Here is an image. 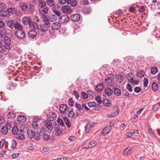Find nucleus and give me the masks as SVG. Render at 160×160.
<instances>
[{
    "label": "nucleus",
    "mask_w": 160,
    "mask_h": 160,
    "mask_svg": "<svg viewBox=\"0 0 160 160\" xmlns=\"http://www.w3.org/2000/svg\"><path fill=\"white\" fill-rule=\"evenodd\" d=\"M17 145V143L14 140H13L12 141V146L11 147V148L12 149H14L16 147Z\"/></svg>",
    "instance_id": "56"
},
{
    "label": "nucleus",
    "mask_w": 160,
    "mask_h": 160,
    "mask_svg": "<svg viewBox=\"0 0 160 160\" xmlns=\"http://www.w3.org/2000/svg\"><path fill=\"white\" fill-rule=\"evenodd\" d=\"M85 128V131L87 133H89L91 131V128L90 126L88 124L86 126Z\"/></svg>",
    "instance_id": "58"
},
{
    "label": "nucleus",
    "mask_w": 160,
    "mask_h": 160,
    "mask_svg": "<svg viewBox=\"0 0 160 160\" xmlns=\"http://www.w3.org/2000/svg\"><path fill=\"white\" fill-rule=\"evenodd\" d=\"M105 93L108 96H110L113 94V91L109 88H107L104 90Z\"/></svg>",
    "instance_id": "23"
},
{
    "label": "nucleus",
    "mask_w": 160,
    "mask_h": 160,
    "mask_svg": "<svg viewBox=\"0 0 160 160\" xmlns=\"http://www.w3.org/2000/svg\"><path fill=\"white\" fill-rule=\"evenodd\" d=\"M45 127L46 131L48 132H51L52 130L53 127L51 122L47 121L45 124Z\"/></svg>",
    "instance_id": "5"
},
{
    "label": "nucleus",
    "mask_w": 160,
    "mask_h": 160,
    "mask_svg": "<svg viewBox=\"0 0 160 160\" xmlns=\"http://www.w3.org/2000/svg\"><path fill=\"white\" fill-rule=\"evenodd\" d=\"M47 117V119L48 120L47 121H49L50 122L54 121L57 118L56 115L55 113L53 112L48 115Z\"/></svg>",
    "instance_id": "9"
},
{
    "label": "nucleus",
    "mask_w": 160,
    "mask_h": 160,
    "mask_svg": "<svg viewBox=\"0 0 160 160\" xmlns=\"http://www.w3.org/2000/svg\"><path fill=\"white\" fill-rule=\"evenodd\" d=\"M96 100L99 104H101L102 102L101 97L99 96H97L95 98Z\"/></svg>",
    "instance_id": "55"
},
{
    "label": "nucleus",
    "mask_w": 160,
    "mask_h": 160,
    "mask_svg": "<svg viewBox=\"0 0 160 160\" xmlns=\"http://www.w3.org/2000/svg\"><path fill=\"white\" fill-rule=\"evenodd\" d=\"M47 3L50 7H53L55 5V3L54 1H47Z\"/></svg>",
    "instance_id": "47"
},
{
    "label": "nucleus",
    "mask_w": 160,
    "mask_h": 160,
    "mask_svg": "<svg viewBox=\"0 0 160 160\" xmlns=\"http://www.w3.org/2000/svg\"><path fill=\"white\" fill-rule=\"evenodd\" d=\"M52 28L54 31L58 30L61 28V24L58 22L53 23L52 25Z\"/></svg>",
    "instance_id": "10"
},
{
    "label": "nucleus",
    "mask_w": 160,
    "mask_h": 160,
    "mask_svg": "<svg viewBox=\"0 0 160 160\" xmlns=\"http://www.w3.org/2000/svg\"><path fill=\"white\" fill-rule=\"evenodd\" d=\"M38 125V122L35 121H33L32 122V125L33 128L35 129H38L39 128Z\"/></svg>",
    "instance_id": "43"
},
{
    "label": "nucleus",
    "mask_w": 160,
    "mask_h": 160,
    "mask_svg": "<svg viewBox=\"0 0 160 160\" xmlns=\"http://www.w3.org/2000/svg\"><path fill=\"white\" fill-rule=\"evenodd\" d=\"M141 91V89L139 87H136L134 89V91L137 93Z\"/></svg>",
    "instance_id": "64"
},
{
    "label": "nucleus",
    "mask_w": 160,
    "mask_h": 160,
    "mask_svg": "<svg viewBox=\"0 0 160 160\" xmlns=\"http://www.w3.org/2000/svg\"><path fill=\"white\" fill-rule=\"evenodd\" d=\"M60 127L58 125L57 126L54 128V130L56 134L57 135H59L61 132V131L60 129Z\"/></svg>",
    "instance_id": "34"
},
{
    "label": "nucleus",
    "mask_w": 160,
    "mask_h": 160,
    "mask_svg": "<svg viewBox=\"0 0 160 160\" xmlns=\"http://www.w3.org/2000/svg\"><path fill=\"white\" fill-rule=\"evenodd\" d=\"M69 20V17L67 15H62L60 19V21L62 23H65Z\"/></svg>",
    "instance_id": "13"
},
{
    "label": "nucleus",
    "mask_w": 160,
    "mask_h": 160,
    "mask_svg": "<svg viewBox=\"0 0 160 160\" xmlns=\"http://www.w3.org/2000/svg\"><path fill=\"white\" fill-rule=\"evenodd\" d=\"M158 71L157 67H152L151 68V73L152 74H155Z\"/></svg>",
    "instance_id": "36"
},
{
    "label": "nucleus",
    "mask_w": 160,
    "mask_h": 160,
    "mask_svg": "<svg viewBox=\"0 0 160 160\" xmlns=\"http://www.w3.org/2000/svg\"><path fill=\"white\" fill-rule=\"evenodd\" d=\"M131 149V148L130 147H128L126 148L124 151V154L126 155H128L130 153V151Z\"/></svg>",
    "instance_id": "40"
},
{
    "label": "nucleus",
    "mask_w": 160,
    "mask_h": 160,
    "mask_svg": "<svg viewBox=\"0 0 160 160\" xmlns=\"http://www.w3.org/2000/svg\"><path fill=\"white\" fill-rule=\"evenodd\" d=\"M29 26H32L35 29H37L39 27V25L37 24V23L34 22H31V25Z\"/></svg>",
    "instance_id": "50"
},
{
    "label": "nucleus",
    "mask_w": 160,
    "mask_h": 160,
    "mask_svg": "<svg viewBox=\"0 0 160 160\" xmlns=\"http://www.w3.org/2000/svg\"><path fill=\"white\" fill-rule=\"evenodd\" d=\"M19 131L18 129L17 126H14L12 129V133L14 134H16Z\"/></svg>",
    "instance_id": "37"
},
{
    "label": "nucleus",
    "mask_w": 160,
    "mask_h": 160,
    "mask_svg": "<svg viewBox=\"0 0 160 160\" xmlns=\"http://www.w3.org/2000/svg\"><path fill=\"white\" fill-rule=\"evenodd\" d=\"M152 88L153 90L154 91H156L158 90V87L157 84L155 82L153 83Z\"/></svg>",
    "instance_id": "42"
},
{
    "label": "nucleus",
    "mask_w": 160,
    "mask_h": 160,
    "mask_svg": "<svg viewBox=\"0 0 160 160\" xmlns=\"http://www.w3.org/2000/svg\"><path fill=\"white\" fill-rule=\"evenodd\" d=\"M126 88L130 92H132V86L129 83L127 84Z\"/></svg>",
    "instance_id": "54"
},
{
    "label": "nucleus",
    "mask_w": 160,
    "mask_h": 160,
    "mask_svg": "<svg viewBox=\"0 0 160 160\" xmlns=\"http://www.w3.org/2000/svg\"><path fill=\"white\" fill-rule=\"evenodd\" d=\"M97 144V142L95 141H92L89 143L88 147H85V145L83 146L84 148H91L95 147Z\"/></svg>",
    "instance_id": "17"
},
{
    "label": "nucleus",
    "mask_w": 160,
    "mask_h": 160,
    "mask_svg": "<svg viewBox=\"0 0 160 160\" xmlns=\"http://www.w3.org/2000/svg\"><path fill=\"white\" fill-rule=\"evenodd\" d=\"M75 107L78 109L79 110H82V107L80 104L76 103L75 104Z\"/></svg>",
    "instance_id": "59"
},
{
    "label": "nucleus",
    "mask_w": 160,
    "mask_h": 160,
    "mask_svg": "<svg viewBox=\"0 0 160 160\" xmlns=\"http://www.w3.org/2000/svg\"><path fill=\"white\" fill-rule=\"evenodd\" d=\"M68 4L71 6L74 7L77 3V1H67Z\"/></svg>",
    "instance_id": "33"
},
{
    "label": "nucleus",
    "mask_w": 160,
    "mask_h": 160,
    "mask_svg": "<svg viewBox=\"0 0 160 160\" xmlns=\"http://www.w3.org/2000/svg\"><path fill=\"white\" fill-rule=\"evenodd\" d=\"M104 87L102 83H99L97 85L96 90L97 91L100 92L103 89Z\"/></svg>",
    "instance_id": "32"
},
{
    "label": "nucleus",
    "mask_w": 160,
    "mask_h": 160,
    "mask_svg": "<svg viewBox=\"0 0 160 160\" xmlns=\"http://www.w3.org/2000/svg\"><path fill=\"white\" fill-rule=\"evenodd\" d=\"M96 102H89L87 103V104L88 106L90 107H93L94 108V106L96 105Z\"/></svg>",
    "instance_id": "52"
},
{
    "label": "nucleus",
    "mask_w": 160,
    "mask_h": 160,
    "mask_svg": "<svg viewBox=\"0 0 160 160\" xmlns=\"http://www.w3.org/2000/svg\"><path fill=\"white\" fill-rule=\"evenodd\" d=\"M105 83L108 86H112L114 83V78L112 75L110 76H108L105 79Z\"/></svg>",
    "instance_id": "1"
},
{
    "label": "nucleus",
    "mask_w": 160,
    "mask_h": 160,
    "mask_svg": "<svg viewBox=\"0 0 160 160\" xmlns=\"http://www.w3.org/2000/svg\"><path fill=\"white\" fill-rule=\"evenodd\" d=\"M28 6L26 4H23L21 7V8L23 11H26L27 10Z\"/></svg>",
    "instance_id": "48"
},
{
    "label": "nucleus",
    "mask_w": 160,
    "mask_h": 160,
    "mask_svg": "<svg viewBox=\"0 0 160 160\" xmlns=\"http://www.w3.org/2000/svg\"><path fill=\"white\" fill-rule=\"evenodd\" d=\"M3 9L0 10V16L3 17H9L10 14L9 13L10 12L9 10H10V8L7 9V11Z\"/></svg>",
    "instance_id": "4"
},
{
    "label": "nucleus",
    "mask_w": 160,
    "mask_h": 160,
    "mask_svg": "<svg viewBox=\"0 0 160 160\" xmlns=\"http://www.w3.org/2000/svg\"><path fill=\"white\" fill-rule=\"evenodd\" d=\"M42 18L44 23L49 24V22L48 17L47 16L45 15H42Z\"/></svg>",
    "instance_id": "38"
},
{
    "label": "nucleus",
    "mask_w": 160,
    "mask_h": 160,
    "mask_svg": "<svg viewBox=\"0 0 160 160\" xmlns=\"http://www.w3.org/2000/svg\"><path fill=\"white\" fill-rule=\"evenodd\" d=\"M27 132L28 136L30 138H33L35 136V132L31 129H28Z\"/></svg>",
    "instance_id": "27"
},
{
    "label": "nucleus",
    "mask_w": 160,
    "mask_h": 160,
    "mask_svg": "<svg viewBox=\"0 0 160 160\" xmlns=\"http://www.w3.org/2000/svg\"><path fill=\"white\" fill-rule=\"evenodd\" d=\"M145 73L143 70H139L137 76L139 77H142L144 76Z\"/></svg>",
    "instance_id": "35"
},
{
    "label": "nucleus",
    "mask_w": 160,
    "mask_h": 160,
    "mask_svg": "<svg viewBox=\"0 0 160 160\" xmlns=\"http://www.w3.org/2000/svg\"><path fill=\"white\" fill-rule=\"evenodd\" d=\"M5 45L4 46L5 48L9 49L10 48V38L8 37H5L4 38Z\"/></svg>",
    "instance_id": "12"
},
{
    "label": "nucleus",
    "mask_w": 160,
    "mask_h": 160,
    "mask_svg": "<svg viewBox=\"0 0 160 160\" xmlns=\"http://www.w3.org/2000/svg\"><path fill=\"white\" fill-rule=\"evenodd\" d=\"M17 120L18 122L23 123L26 121V118L24 116L20 115L17 117Z\"/></svg>",
    "instance_id": "20"
},
{
    "label": "nucleus",
    "mask_w": 160,
    "mask_h": 160,
    "mask_svg": "<svg viewBox=\"0 0 160 160\" xmlns=\"http://www.w3.org/2000/svg\"><path fill=\"white\" fill-rule=\"evenodd\" d=\"M8 126L10 127V123H9L7 126H3L1 129V132L4 134H6L8 131Z\"/></svg>",
    "instance_id": "18"
},
{
    "label": "nucleus",
    "mask_w": 160,
    "mask_h": 160,
    "mask_svg": "<svg viewBox=\"0 0 160 160\" xmlns=\"http://www.w3.org/2000/svg\"><path fill=\"white\" fill-rule=\"evenodd\" d=\"M37 32L34 29H31L28 32V35L29 38L36 39L37 36Z\"/></svg>",
    "instance_id": "6"
},
{
    "label": "nucleus",
    "mask_w": 160,
    "mask_h": 160,
    "mask_svg": "<svg viewBox=\"0 0 160 160\" xmlns=\"http://www.w3.org/2000/svg\"><path fill=\"white\" fill-rule=\"evenodd\" d=\"M48 19H49V22H54L57 20V17L54 14H52L48 16Z\"/></svg>",
    "instance_id": "25"
},
{
    "label": "nucleus",
    "mask_w": 160,
    "mask_h": 160,
    "mask_svg": "<svg viewBox=\"0 0 160 160\" xmlns=\"http://www.w3.org/2000/svg\"><path fill=\"white\" fill-rule=\"evenodd\" d=\"M74 102L72 98H70L68 100V104L71 107H73L74 104Z\"/></svg>",
    "instance_id": "57"
},
{
    "label": "nucleus",
    "mask_w": 160,
    "mask_h": 160,
    "mask_svg": "<svg viewBox=\"0 0 160 160\" xmlns=\"http://www.w3.org/2000/svg\"><path fill=\"white\" fill-rule=\"evenodd\" d=\"M49 24L44 23L41 24L40 26V30L42 31L45 32L47 31L49 27Z\"/></svg>",
    "instance_id": "19"
},
{
    "label": "nucleus",
    "mask_w": 160,
    "mask_h": 160,
    "mask_svg": "<svg viewBox=\"0 0 160 160\" xmlns=\"http://www.w3.org/2000/svg\"><path fill=\"white\" fill-rule=\"evenodd\" d=\"M143 81V86L145 88L147 87L148 83V79L147 78H145L144 79Z\"/></svg>",
    "instance_id": "51"
},
{
    "label": "nucleus",
    "mask_w": 160,
    "mask_h": 160,
    "mask_svg": "<svg viewBox=\"0 0 160 160\" xmlns=\"http://www.w3.org/2000/svg\"><path fill=\"white\" fill-rule=\"evenodd\" d=\"M63 120L68 128H70L71 127V124L70 120L67 117H65L63 118Z\"/></svg>",
    "instance_id": "28"
},
{
    "label": "nucleus",
    "mask_w": 160,
    "mask_h": 160,
    "mask_svg": "<svg viewBox=\"0 0 160 160\" xmlns=\"http://www.w3.org/2000/svg\"><path fill=\"white\" fill-rule=\"evenodd\" d=\"M81 96L83 98L87 99L88 98V94L84 92H82L81 93Z\"/></svg>",
    "instance_id": "53"
},
{
    "label": "nucleus",
    "mask_w": 160,
    "mask_h": 160,
    "mask_svg": "<svg viewBox=\"0 0 160 160\" xmlns=\"http://www.w3.org/2000/svg\"><path fill=\"white\" fill-rule=\"evenodd\" d=\"M57 122L61 126H64V124L63 120L60 118H58L57 119Z\"/></svg>",
    "instance_id": "44"
},
{
    "label": "nucleus",
    "mask_w": 160,
    "mask_h": 160,
    "mask_svg": "<svg viewBox=\"0 0 160 160\" xmlns=\"http://www.w3.org/2000/svg\"><path fill=\"white\" fill-rule=\"evenodd\" d=\"M46 5V2L44 1L40 2L38 4L39 9L44 8Z\"/></svg>",
    "instance_id": "41"
},
{
    "label": "nucleus",
    "mask_w": 160,
    "mask_h": 160,
    "mask_svg": "<svg viewBox=\"0 0 160 160\" xmlns=\"http://www.w3.org/2000/svg\"><path fill=\"white\" fill-rule=\"evenodd\" d=\"M42 137L43 139L46 141L48 140L50 138L49 136L46 133H43Z\"/></svg>",
    "instance_id": "45"
},
{
    "label": "nucleus",
    "mask_w": 160,
    "mask_h": 160,
    "mask_svg": "<svg viewBox=\"0 0 160 160\" xmlns=\"http://www.w3.org/2000/svg\"><path fill=\"white\" fill-rule=\"evenodd\" d=\"M15 35L21 39L24 38L25 37V33L23 29L17 30L15 32Z\"/></svg>",
    "instance_id": "3"
},
{
    "label": "nucleus",
    "mask_w": 160,
    "mask_h": 160,
    "mask_svg": "<svg viewBox=\"0 0 160 160\" xmlns=\"http://www.w3.org/2000/svg\"><path fill=\"white\" fill-rule=\"evenodd\" d=\"M62 10L63 12L65 13H71L72 12L70 6L68 5L62 6Z\"/></svg>",
    "instance_id": "7"
},
{
    "label": "nucleus",
    "mask_w": 160,
    "mask_h": 160,
    "mask_svg": "<svg viewBox=\"0 0 160 160\" xmlns=\"http://www.w3.org/2000/svg\"><path fill=\"white\" fill-rule=\"evenodd\" d=\"M11 13L14 14L16 16H19L21 15L20 11H17L15 8H11Z\"/></svg>",
    "instance_id": "16"
},
{
    "label": "nucleus",
    "mask_w": 160,
    "mask_h": 160,
    "mask_svg": "<svg viewBox=\"0 0 160 160\" xmlns=\"http://www.w3.org/2000/svg\"><path fill=\"white\" fill-rule=\"evenodd\" d=\"M6 5L4 3H0V9H1V10H3V9H6Z\"/></svg>",
    "instance_id": "61"
},
{
    "label": "nucleus",
    "mask_w": 160,
    "mask_h": 160,
    "mask_svg": "<svg viewBox=\"0 0 160 160\" xmlns=\"http://www.w3.org/2000/svg\"><path fill=\"white\" fill-rule=\"evenodd\" d=\"M113 91L114 93L117 96H120L121 94V91L120 89L118 88H114Z\"/></svg>",
    "instance_id": "29"
},
{
    "label": "nucleus",
    "mask_w": 160,
    "mask_h": 160,
    "mask_svg": "<svg viewBox=\"0 0 160 160\" xmlns=\"http://www.w3.org/2000/svg\"><path fill=\"white\" fill-rule=\"evenodd\" d=\"M68 117L69 118H73L75 115V113L73 111V109L71 108H69L68 109Z\"/></svg>",
    "instance_id": "22"
},
{
    "label": "nucleus",
    "mask_w": 160,
    "mask_h": 160,
    "mask_svg": "<svg viewBox=\"0 0 160 160\" xmlns=\"http://www.w3.org/2000/svg\"><path fill=\"white\" fill-rule=\"evenodd\" d=\"M102 102L104 105L106 107H109L111 106V103L109 100L108 98H104L103 99Z\"/></svg>",
    "instance_id": "31"
},
{
    "label": "nucleus",
    "mask_w": 160,
    "mask_h": 160,
    "mask_svg": "<svg viewBox=\"0 0 160 160\" xmlns=\"http://www.w3.org/2000/svg\"><path fill=\"white\" fill-rule=\"evenodd\" d=\"M101 108L100 105L96 103L95 106H94L93 109L96 111H98Z\"/></svg>",
    "instance_id": "60"
},
{
    "label": "nucleus",
    "mask_w": 160,
    "mask_h": 160,
    "mask_svg": "<svg viewBox=\"0 0 160 160\" xmlns=\"http://www.w3.org/2000/svg\"><path fill=\"white\" fill-rule=\"evenodd\" d=\"M80 17L81 16L80 14H75L71 15V18L73 21L77 22L80 19Z\"/></svg>",
    "instance_id": "14"
},
{
    "label": "nucleus",
    "mask_w": 160,
    "mask_h": 160,
    "mask_svg": "<svg viewBox=\"0 0 160 160\" xmlns=\"http://www.w3.org/2000/svg\"><path fill=\"white\" fill-rule=\"evenodd\" d=\"M91 11L90 9L88 7H85L83 8L82 10V12L84 14L89 13Z\"/></svg>",
    "instance_id": "30"
},
{
    "label": "nucleus",
    "mask_w": 160,
    "mask_h": 160,
    "mask_svg": "<svg viewBox=\"0 0 160 160\" xmlns=\"http://www.w3.org/2000/svg\"><path fill=\"white\" fill-rule=\"evenodd\" d=\"M15 27L17 30L23 29V28L21 25L17 21L15 22L12 20H11V28Z\"/></svg>",
    "instance_id": "2"
},
{
    "label": "nucleus",
    "mask_w": 160,
    "mask_h": 160,
    "mask_svg": "<svg viewBox=\"0 0 160 160\" xmlns=\"http://www.w3.org/2000/svg\"><path fill=\"white\" fill-rule=\"evenodd\" d=\"M111 130V127L109 126H107L103 129L102 134L103 135H105L108 134Z\"/></svg>",
    "instance_id": "15"
},
{
    "label": "nucleus",
    "mask_w": 160,
    "mask_h": 160,
    "mask_svg": "<svg viewBox=\"0 0 160 160\" xmlns=\"http://www.w3.org/2000/svg\"><path fill=\"white\" fill-rule=\"evenodd\" d=\"M53 12L56 14L57 16H60L61 15V12L56 10H53Z\"/></svg>",
    "instance_id": "63"
},
{
    "label": "nucleus",
    "mask_w": 160,
    "mask_h": 160,
    "mask_svg": "<svg viewBox=\"0 0 160 160\" xmlns=\"http://www.w3.org/2000/svg\"><path fill=\"white\" fill-rule=\"evenodd\" d=\"M40 133L38 131L36 132V133H35V135L34 137H35V139L36 140H38L40 139V136L41 135Z\"/></svg>",
    "instance_id": "49"
},
{
    "label": "nucleus",
    "mask_w": 160,
    "mask_h": 160,
    "mask_svg": "<svg viewBox=\"0 0 160 160\" xmlns=\"http://www.w3.org/2000/svg\"><path fill=\"white\" fill-rule=\"evenodd\" d=\"M24 129H21L19 131V133L15 137L17 139H20V140H24L25 138V137L24 136Z\"/></svg>",
    "instance_id": "8"
},
{
    "label": "nucleus",
    "mask_w": 160,
    "mask_h": 160,
    "mask_svg": "<svg viewBox=\"0 0 160 160\" xmlns=\"http://www.w3.org/2000/svg\"><path fill=\"white\" fill-rule=\"evenodd\" d=\"M124 80L123 76L121 74H118L116 75V81L117 82L121 83Z\"/></svg>",
    "instance_id": "21"
},
{
    "label": "nucleus",
    "mask_w": 160,
    "mask_h": 160,
    "mask_svg": "<svg viewBox=\"0 0 160 160\" xmlns=\"http://www.w3.org/2000/svg\"><path fill=\"white\" fill-rule=\"evenodd\" d=\"M116 108L115 109V111H114L113 113H112V114H113L114 117L118 115L119 113L120 112V110L119 108L116 106Z\"/></svg>",
    "instance_id": "39"
},
{
    "label": "nucleus",
    "mask_w": 160,
    "mask_h": 160,
    "mask_svg": "<svg viewBox=\"0 0 160 160\" xmlns=\"http://www.w3.org/2000/svg\"><path fill=\"white\" fill-rule=\"evenodd\" d=\"M67 109V106L64 104H62L60 106L59 110L61 113H64Z\"/></svg>",
    "instance_id": "26"
},
{
    "label": "nucleus",
    "mask_w": 160,
    "mask_h": 160,
    "mask_svg": "<svg viewBox=\"0 0 160 160\" xmlns=\"http://www.w3.org/2000/svg\"><path fill=\"white\" fill-rule=\"evenodd\" d=\"M129 82L130 83H132L134 85H138V83L139 81L137 80H134L133 78H131L129 79Z\"/></svg>",
    "instance_id": "46"
},
{
    "label": "nucleus",
    "mask_w": 160,
    "mask_h": 160,
    "mask_svg": "<svg viewBox=\"0 0 160 160\" xmlns=\"http://www.w3.org/2000/svg\"><path fill=\"white\" fill-rule=\"evenodd\" d=\"M48 11V8H39V12L42 15H44L47 14Z\"/></svg>",
    "instance_id": "24"
},
{
    "label": "nucleus",
    "mask_w": 160,
    "mask_h": 160,
    "mask_svg": "<svg viewBox=\"0 0 160 160\" xmlns=\"http://www.w3.org/2000/svg\"><path fill=\"white\" fill-rule=\"evenodd\" d=\"M145 10V7L143 6H141L139 9V12L141 13L143 12H144Z\"/></svg>",
    "instance_id": "62"
},
{
    "label": "nucleus",
    "mask_w": 160,
    "mask_h": 160,
    "mask_svg": "<svg viewBox=\"0 0 160 160\" xmlns=\"http://www.w3.org/2000/svg\"><path fill=\"white\" fill-rule=\"evenodd\" d=\"M22 22L24 25H31V19L27 17H24L22 19Z\"/></svg>",
    "instance_id": "11"
}]
</instances>
